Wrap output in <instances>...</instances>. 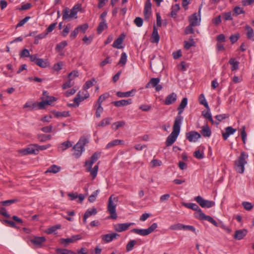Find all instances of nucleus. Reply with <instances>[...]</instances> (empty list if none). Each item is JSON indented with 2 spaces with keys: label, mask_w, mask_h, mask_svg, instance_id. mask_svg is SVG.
Instances as JSON below:
<instances>
[{
  "label": "nucleus",
  "mask_w": 254,
  "mask_h": 254,
  "mask_svg": "<svg viewBox=\"0 0 254 254\" xmlns=\"http://www.w3.org/2000/svg\"><path fill=\"white\" fill-rule=\"evenodd\" d=\"M182 204L188 208L196 211L197 213L195 214V217L198 219L206 220L212 223L215 226H219L218 223L212 217L210 216L205 215L199 207V206L195 203L184 202L182 203Z\"/></svg>",
  "instance_id": "obj_1"
},
{
  "label": "nucleus",
  "mask_w": 254,
  "mask_h": 254,
  "mask_svg": "<svg viewBox=\"0 0 254 254\" xmlns=\"http://www.w3.org/2000/svg\"><path fill=\"white\" fill-rule=\"evenodd\" d=\"M183 120V117L182 116H177L176 118L173 127V131L167 137L166 141L167 146H171L176 141L180 132L181 125Z\"/></svg>",
  "instance_id": "obj_2"
},
{
  "label": "nucleus",
  "mask_w": 254,
  "mask_h": 254,
  "mask_svg": "<svg viewBox=\"0 0 254 254\" xmlns=\"http://www.w3.org/2000/svg\"><path fill=\"white\" fill-rule=\"evenodd\" d=\"M100 155V153L95 152L91 156L89 160H86L85 162L84 167L86 168V171L90 173L93 180L97 176L99 166L97 164L93 168H92V166L97 161Z\"/></svg>",
  "instance_id": "obj_3"
},
{
  "label": "nucleus",
  "mask_w": 254,
  "mask_h": 254,
  "mask_svg": "<svg viewBox=\"0 0 254 254\" xmlns=\"http://www.w3.org/2000/svg\"><path fill=\"white\" fill-rule=\"evenodd\" d=\"M248 157L247 153L242 152L238 159L235 161L234 167L238 173L243 174L244 172L245 165L247 163L246 160Z\"/></svg>",
  "instance_id": "obj_4"
},
{
  "label": "nucleus",
  "mask_w": 254,
  "mask_h": 254,
  "mask_svg": "<svg viewBox=\"0 0 254 254\" xmlns=\"http://www.w3.org/2000/svg\"><path fill=\"white\" fill-rule=\"evenodd\" d=\"M81 8V4L75 5L70 10L67 7L65 8L63 11V19L69 20L73 17L76 19L77 18V13Z\"/></svg>",
  "instance_id": "obj_5"
},
{
  "label": "nucleus",
  "mask_w": 254,
  "mask_h": 254,
  "mask_svg": "<svg viewBox=\"0 0 254 254\" xmlns=\"http://www.w3.org/2000/svg\"><path fill=\"white\" fill-rule=\"evenodd\" d=\"M118 201V197L114 195H111L108 199L107 210L110 214V217L114 219L117 218L116 208Z\"/></svg>",
  "instance_id": "obj_6"
},
{
  "label": "nucleus",
  "mask_w": 254,
  "mask_h": 254,
  "mask_svg": "<svg viewBox=\"0 0 254 254\" xmlns=\"http://www.w3.org/2000/svg\"><path fill=\"white\" fill-rule=\"evenodd\" d=\"M88 142L87 138L85 137H81L78 142L74 146L73 149L75 152L73 155L76 158H79L82 154L84 150V146L86 143Z\"/></svg>",
  "instance_id": "obj_7"
},
{
  "label": "nucleus",
  "mask_w": 254,
  "mask_h": 254,
  "mask_svg": "<svg viewBox=\"0 0 254 254\" xmlns=\"http://www.w3.org/2000/svg\"><path fill=\"white\" fill-rule=\"evenodd\" d=\"M43 95V96L41 97L42 101L37 103L39 109H44L46 105H51L52 102L56 100L55 97L48 96L47 91H44Z\"/></svg>",
  "instance_id": "obj_8"
},
{
  "label": "nucleus",
  "mask_w": 254,
  "mask_h": 254,
  "mask_svg": "<svg viewBox=\"0 0 254 254\" xmlns=\"http://www.w3.org/2000/svg\"><path fill=\"white\" fill-rule=\"evenodd\" d=\"M194 200L202 208H210L215 205V202L214 201L205 200L199 195L195 197Z\"/></svg>",
  "instance_id": "obj_9"
},
{
  "label": "nucleus",
  "mask_w": 254,
  "mask_h": 254,
  "mask_svg": "<svg viewBox=\"0 0 254 254\" xmlns=\"http://www.w3.org/2000/svg\"><path fill=\"white\" fill-rule=\"evenodd\" d=\"M152 4L150 0H147L145 1L143 11L144 16L145 20H148L151 14Z\"/></svg>",
  "instance_id": "obj_10"
},
{
  "label": "nucleus",
  "mask_w": 254,
  "mask_h": 254,
  "mask_svg": "<svg viewBox=\"0 0 254 254\" xmlns=\"http://www.w3.org/2000/svg\"><path fill=\"white\" fill-rule=\"evenodd\" d=\"M200 137V134L195 131H191L186 133V138L190 142H196Z\"/></svg>",
  "instance_id": "obj_11"
},
{
  "label": "nucleus",
  "mask_w": 254,
  "mask_h": 254,
  "mask_svg": "<svg viewBox=\"0 0 254 254\" xmlns=\"http://www.w3.org/2000/svg\"><path fill=\"white\" fill-rule=\"evenodd\" d=\"M133 223H119L114 225V229L118 232H122L127 230Z\"/></svg>",
  "instance_id": "obj_12"
},
{
  "label": "nucleus",
  "mask_w": 254,
  "mask_h": 254,
  "mask_svg": "<svg viewBox=\"0 0 254 254\" xmlns=\"http://www.w3.org/2000/svg\"><path fill=\"white\" fill-rule=\"evenodd\" d=\"M81 239V235H73L70 238L67 239H61L60 240V242L61 244L66 246L69 243H73L76 240H80Z\"/></svg>",
  "instance_id": "obj_13"
},
{
  "label": "nucleus",
  "mask_w": 254,
  "mask_h": 254,
  "mask_svg": "<svg viewBox=\"0 0 254 254\" xmlns=\"http://www.w3.org/2000/svg\"><path fill=\"white\" fill-rule=\"evenodd\" d=\"M46 240L45 237H35L31 240V242L37 247H41Z\"/></svg>",
  "instance_id": "obj_14"
},
{
  "label": "nucleus",
  "mask_w": 254,
  "mask_h": 254,
  "mask_svg": "<svg viewBox=\"0 0 254 254\" xmlns=\"http://www.w3.org/2000/svg\"><path fill=\"white\" fill-rule=\"evenodd\" d=\"M199 18H198V15L196 13L192 14L189 18L190 24L191 26H196L199 25L200 22V15H198Z\"/></svg>",
  "instance_id": "obj_15"
},
{
  "label": "nucleus",
  "mask_w": 254,
  "mask_h": 254,
  "mask_svg": "<svg viewBox=\"0 0 254 254\" xmlns=\"http://www.w3.org/2000/svg\"><path fill=\"white\" fill-rule=\"evenodd\" d=\"M132 102V99H128L127 100L123 99L120 101H113L112 102V104H113L116 107H119L131 104Z\"/></svg>",
  "instance_id": "obj_16"
},
{
  "label": "nucleus",
  "mask_w": 254,
  "mask_h": 254,
  "mask_svg": "<svg viewBox=\"0 0 254 254\" xmlns=\"http://www.w3.org/2000/svg\"><path fill=\"white\" fill-rule=\"evenodd\" d=\"M120 235L116 233H113L111 234H108L103 235L101 236L102 240L106 243H109L116 239L117 237H119Z\"/></svg>",
  "instance_id": "obj_17"
},
{
  "label": "nucleus",
  "mask_w": 254,
  "mask_h": 254,
  "mask_svg": "<svg viewBox=\"0 0 254 254\" xmlns=\"http://www.w3.org/2000/svg\"><path fill=\"white\" fill-rule=\"evenodd\" d=\"M177 94L175 93H172L169 94L165 100V104L169 105L174 103L177 100Z\"/></svg>",
  "instance_id": "obj_18"
},
{
  "label": "nucleus",
  "mask_w": 254,
  "mask_h": 254,
  "mask_svg": "<svg viewBox=\"0 0 254 254\" xmlns=\"http://www.w3.org/2000/svg\"><path fill=\"white\" fill-rule=\"evenodd\" d=\"M97 213V211L95 207H93L91 209H88L87 210V211L84 213V215L83 216V221L84 224L86 223L87 222V219L92 216L94 215Z\"/></svg>",
  "instance_id": "obj_19"
},
{
  "label": "nucleus",
  "mask_w": 254,
  "mask_h": 254,
  "mask_svg": "<svg viewBox=\"0 0 254 254\" xmlns=\"http://www.w3.org/2000/svg\"><path fill=\"white\" fill-rule=\"evenodd\" d=\"M225 132L222 133V136L224 140H226L230 135L233 134L236 131V129L233 128L232 127H227L225 128Z\"/></svg>",
  "instance_id": "obj_20"
},
{
  "label": "nucleus",
  "mask_w": 254,
  "mask_h": 254,
  "mask_svg": "<svg viewBox=\"0 0 254 254\" xmlns=\"http://www.w3.org/2000/svg\"><path fill=\"white\" fill-rule=\"evenodd\" d=\"M247 229L239 230L235 231L234 237L235 239L240 240L242 239L247 234Z\"/></svg>",
  "instance_id": "obj_21"
},
{
  "label": "nucleus",
  "mask_w": 254,
  "mask_h": 254,
  "mask_svg": "<svg viewBox=\"0 0 254 254\" xmlns=\"http://www.w3.org/2000/svg\"><path fill=\"white\" fill-rule=\"evenodd\" d=\"M188 104V99L187 98L185 97L184 98L180 105L179 106L178 108V116H181V115L182 114V113L184 111V109L186 107Z\"/></svg>",
  "instance_id": "obj_22"
},
{
  "label": "nucleus",
  "mask_w": 254,
  "mask_h": 254,
  "mask_svg": "<svg viewBox=\"0 0 254 254\" xmlns=\"http://www.w3.org/2000/svg\"><path fill=\"white\" fill-rule=\"evenodd\" d=\"M200 132L203 136L205 137H210L211 134V129L207 125H205L202 127Z\"/></svg>",
  "instance_id": "obj_23"
},
{
  "label": "nucleus",
  "mask_w": 254,
  "mask_h": 254,
  "mask_svg": "<svg viewBox=\"0 0 254 254\" xmlns=\"http://www.w3.org/2000/svg\"><path fill=\"white\" fill-rule=\"evenodd\" d=\"M72 146V143L71 142L69 141H67L63 142L60 144L58 147V151L60 152H63L67 148L71 147Z\"/></svg>",
  "instance_id": "obj_24"
},
{
  "label": "nucleus",
  "mask_w": 254,
  "mask_h": 254,
  "mask_svg": "<svg viewBox=\"0 0 254 254\" xmlns=\"http://www.w3.org/2000/svg\"><path fill=\"white\" fill-rule=\"evenodd\" d=\"M160 39V37L158 33L157 29L154 26L151 36V42L158 43Z\"/></svg>",
  "instance_id": "obj_25"
},
{
  "label": "nucleus",
  "mask_w": 254,
  "mask_h": 254,
  "mask_svg": "<svg viewBox=\"0 0 254 254\" xmlns=\"http://www.w3.org/2000/svg\"><path fill=\"white\" fill-rule=\"evenodd\" d=\"M131 232L141 236H147L150 234L148 228L146 229H139L135 228L132 229Z\"/></svg>",
  "instance_id": "obj_26"
},
{
  "label": "nucleus",
  "mask_w": 254,
  "mask_h": 254,
  "mask_svg": "<svg viewBox=\"0 0 254 254\" xmlns=\"http://www.w3.org/2000/svg\"><path fill=\"white\" fill-rule=\"evenodd\" d=\"M245 29L247 30V37L248 39L254 41V31L253 28L249 25H247L245 26Z\"/></svg>",
  "instance_id": "obj_27"
},
{
  "label": "nucleus",
  "mask_w": 254,
  "mask_h": 254,
  "mask_svg": "<svg viewBox=\"0 0 254 254\" xmlns=\"http://www.w3.org/2000/svg\"><path fill=\"white\" fill-rule=\"evenodd\" d=\"M124 142V141L123 140L120 139H115L114 140L110 142H109L106 146V149H109L111 148H112L116 145L122 144Z\"/></svg>",
  "instance_id": "obj_28"
},
{
  "label": "nucleus",
  "mask_w": 254,
  "mask_h": 254,
  "mask_svg": "<svg viewBox=\"0 0 254 254\" xmlns=\"http://www.w3.org/2000/svg\"><path fill=\"white\" fill-rule=\"evenodd\" d=\"M35 64L41 67L45 68L49 65V62L47 60L38 58Z\"/></svg>",
  "instance_id": "obj_29"
},
{
  "label": "nucleus",
  "mask_w": 254,
  "mask_h": 254,
  "mask_svg": "<svg viewBox=\"0 0 254 254\" xmlns=\"http://www.w3.org/2000/svg\"><path fill=\"white\" fill-rule=\"evenodd\" d=\"M61 167L56 165H53L50 166L48 170L45 172V173H51L56 174L60 171Z\"/></svg>",
  "instance_id": "obj_30"
},
{
  "label": "nucleus",
  "mask_w": 254,
  "mask_h": 254,
  "mask_svg": "<svg viewBox=\"0 0 254 254\" xmlns=\"http://www.w3.org/2000/svg\"><path fill=\"white\" fill-rule=\"evenodd\" d=\"M134 90H132L131 91H127V92L118 91L116 93V95L119 97H120V98L128 97L132 96L131 95V93L132 92H134Z\"/></svg>",
  "instance_id": "obj_31"
},
{
  "label": "nucleus",
  "mask_w": 254,
  "mask_h": 254,
  "mask_svg": "<svg viewBox=\"0 0 254 254\" xmlns=\"http://www.w3.org/2000/svg\"><path fill=\"white\" fill-rule=\"evenodd\" d=\"M124 38L122 37L121 36L117 38L113 43L112 46L114 48L117 49H121L122 48L121 44L123 43Z\"/></svg>",
  "instance_id": "obj_32"
},
{
  "label": "nucleus",
  "mask_w": 254,
  "mask_h": 254,
  "mask_svg": "<svg viewBox=\"0 0 254 254\" xmlns=\"http://www.w3.org/2000/svg\"><path fill=\"white\" fill-rule=\"evenodd\" d=\"M108 27L107 24L106 22V21H101L97 27V32L98 34H100L102 32V31L105 29H107Z\"/></svg>",
  "instance_id": "obj_33"
},
{
  "label": "nucleus",
  "mask_w": 254,
  "mask_h": 254,
  "mask_svg": "<svg viewBox=\"0 0 254 254\" xmlns=\"http://www.w3.org/2000/svg\"><path fill=\"white\" fill-rule=\"evenodd\" d=\"M199 102L200 104L203 105L207 109H209L208 104L205 99L204 94H201L199 96Z\"/></svg>",
  "instance_id": "obj_34"
},
{
  "label": "nucleus",
  "mask_w": 254,
  "mask_h": 254,
  "mask_svg": "<svg viewBox=\"0 0 254 254\" xmlns=\"http://www.w3.org/2000/svg\"><path fill=\"white\" fill-rule=\"evenodd\" d=\"M180 9V6L178 4H176L172 6L171 15L172 17L175 18L177 16V12Z\"/></svg>",
  "instance_id": "obj_35"
},
{
  "label": "nucleus",
  "mask_w": 254,
  "mask_h": 254,
  "mask_svg": "<svg viewBox=\"0 0 254 254\" xmlns=\"http://www.w3.org/2000/svg\"><path fill=\"white\" fill-rule=\"evenodd\" d=\"M160 82L159 78H152L150 81L146 84V87L148 88L150 84H151L153 87H155Z\"/></svg>",
  "instance_id": "obj_36"
},
{
  "label": "nucleus",
  "mask_w": 254,
  "mask_h": 254,
  "mask_svg": "<svg viewBox=\"0 0 254 254\" xmlns=\"http://www.w3.org/2000/svg\"><path fill=\"white\" fill-rule=\"evenodd\" d=\"M56 252L57 254H76L73 251L67 249H58Z\"/></svg>",
  "instance_id": "obj_37"
},
{
  "label": "nucleus",
  "mask_w": 254,
  "mask_h": 254,
  "mask_svg": "<svg viewBox=\"0 0 254 254\" xmlns=\"http://www.w3.org/2000/svg\"><path fill=\"white\" fill-rule=\"evenodd\" d=\"M109 96L110 94L108 93H105L100 96L97 100V103L98 104V105H101L102 102L104 101H105L106 99L109 98Z\"/></svg>",
  "instance_id": "obj_38"
},
{
  "label": "nucleus",
  "mask_w": 254,
  "mask_h": 254,
  "mask_svg": "<svg viewBox=\"0 0 254 254\" xmlns=\"http://www.w3.org/2000/svg\"><path fill=\"white\" fill-rule=\"evenodd\" d=\"M52 136L50 134H40L38 135V139L41 142H44L51 139Z\"/></svg>",
  "instance_id": "obj_39"
},
{
  "label": "nucleus",
  "mask_w": 254,
  "mask_h": 254,
  "mask_svg": "<svg viewBox=\"0 0 254 254\" xmlns=\"http://www.w3.org/2000/svg\"><path fill=\"white\" fill-rule=\"evenodd\" d=\"M184 224L181 223H177L172 225L170 226L169 229L172 230H183Z\"/></svg>",
  "instance_id": "obj_40"
},
{
  "label": "nucleus",
  "mask_w": 254,
  "mask_h": 254,
  "mask_svg": "<svg viewBox=\"0 0 254 254\" xmlns=\"http://www.w3.org/2000/svg\"><path fill=\"white\" fill-rule=\"evenodd\" d=\"M127 61V56L125 53H122L120 60L118 63L119 64H121L122 66H124Z\"/></svg>",
  "instance_id": "obj_41"
},
{
  "label": "nucleus",
  "mask_w": 254,
  "mask_h": 254,
  "mask_svg": "<svg viewBox=\"0 0 254 254\" xmlns=\"http://www.w3.org/2000/svg\"><path fill=\"white\" fill-rule=\"evenodd\" d=\"M33 146L34 147L36 148L37 151H38L39 150H46V149H48V148L51 147V144H48L44 145H39L37 144H35L33 145Z\"/></svg>",
  "instance_id": "obj_42"
},
{
  "label": "nucleus",
  "mask_w": 254,
  "mask_h": 254,
  "mask_svg": "<svg viewBox=\"0 0 254 254\" xmlns=\"http://www.w3.org/2000/svg\"><path fill=\"white\" fill-rule=\"evenodd\" d=\"M67 43L66 41H63L59 44H57L56 47V50L57 52H60L63 50L64 48L67 46Z\"/></svg>",
  "instance_id": "obj_43"
},
{
  "label": "nucleus",
  "mask_w": 254,
  "mask_h": 254,
  "mask_svg": "<svg viewBox=\"0 0 254 254\" xmlns=\"http://www.w3.org/2000/svg\"><path fill=\"white\" fill-rule=\"evenodd\" d=\"M209 109H207L206 112L204 113V111L202 112V115L206 119H207L212 124L214 123V122L212 118L211 113L209 111Z\"/></svg>",
  "instance_id": "obj_44"
},
{
  "label": "nucleus",
  "mask_w": 254,
  "mask_h": 254,
  "mask_svg": "<svg viewBox=\"0 0 254 254\" xmlns=\"http://www.w3.org/2000/svg\"><path fill=\"white\" fill-rule=\"evenodd\" d=\"M99 190H97L96 191H94L88 197V200L90 202H93L95 201L96 197L98 195L99 193Z\"/></svg>",
  "instance_id": "obj_45"
},
{
  "label": "nucleus",
  "mask_w": 254,
  "mask_h": 254,
  "mask_svg": "<svg viewBox=\"0 0 254 254\" xmlns=\"http://www.w3.org/2000/svg\"><path fill=\"white\" fill-rule=\"evenodd\" d=\"M95 82H96L95 78L87 81L83 86V89L85 90L89 89L94 85Z\"/></svg>",
  "instance_id": "obj_46"
},
{
  "label": "nucleus",
  "mask_w": 254,
  "mask_h": 254,
  "mask_svg": "<svg viewBox=\"0 0 254 254\" xmlns=\"http://www.w3.org/2000/svg\"><path fill=\"white\" fill-rule=\"evenodd\" d=\"M229 64L232 65L231 69L232 71L237 70L239 67V62H235L234 59H231L229 62Z\"/></svg>",
  "instance_id": "obj_47"
},
{
  "label": "nucleus",
  "mask_w": 254,
  "mask_h": 254,
  "mask_svg": "<svg viewBox=\"0 0 254 254\" xmlns=\"http://www.w3.org/2000/svg\"><path fill=\"white\" fill-rule=\"evenodd\" d=\"M125 125H126L125 122L122 121L117 122L114 123L113 125H112V127L114 129H115V130H117L119 127H123L125 126Z\"/></svg>",
  "instance_id": "obj_48"
},
{
  "label": "nucleus",
  "mask_w": 254,
  "mask_h": 254,
  "mask_svg": "<svg viewBox=\"0 0 254 254\" xmlns=\"http://www.w3.org/2000/svg\"><path fill=\"white\" fill-rule=\"evenodd\" d=\"M61 227L60 225H57L48 228L45 232L47 234H50L55 232L57 229H60Z\"/></svg>",
  "instance_id": "obj_49"
},
{
  "label": "nucleus",
  "mask_w": 254,
  "mask_h": 254,
  "mask_svg": "<svg viewBox=\"0 0 254 254\" xmlns=\"http://www.w3.org/2000/svg\"><path fill=\"white\" fill-rule=\"evenodd\" d=\"M84 101L81 95V91H79L74 99V102L76 104V106H78L79 103Z\"/></svg>",
  "instance_id": "obj_50"
},
{
  "label": "nucleus",
  "mask_w": 254,
  "mask_h": 254,
  "mask_svg": "<svg viewBox=\"0 0 254 254\" xmlns=\"http://www.w3.org/2000/svg\"><path fill=\"white\" fill-rule=\"evenodd\" d=\"M36 148L35 147H28L23 151L24 154H37Z\"/></svg>",
  "instance_id": "obj_51"
},
{
  "label": "nucleus",
  "mask_w": 254,
  "mask_h": 254,
  "mask_svg": "<svg viewBox=\"0 0 254 254\" xmlns=\"http://www.w3.org/2000/svg\"><path fill=\"white\" fill-rule=\"evenodd\" d=\"M111 118H108L102 120L98 125V127H104L110 124Z\"/></svg>",
  "instance_id": "obj_52"
},
{
  "label": "nucleus",
  "mask_w": 254,
  "mask_h": 254,
  "mask_svg": "<svg viewBox=\"0 0 254 254\" xmlns=\"http://www.w3.org/2000/svg\"><path fill=\"white\" fill-rule=\"evenodd\" d=\"M136 244V241L134 240H130L127 245L126 250L127 252L131 251Z\"/></svg>",
  "instance_id": "obj_53"
},
{
  "label": "nucleus",
  "mask_w": 254,
  "mask_h": 254,
  "mask_svg": "<svg viewBox=\"0 0 254 254\" xmlns=\"http://www.w3.org/2000/svg\"><path fill=\"white\" fill-rule=\"evenodd\" d=\"M242 205L243 206L244 208L247 210H251L253 208L254 206L252 203L247 201L243 202Z\"/></svg>",
  "instance_id": "obj_54"
},
{
  "label": "nucleus",
  "mask_w": 254,
  "mask_h": 254,
  "mask_svg": "<svg viewBox=\"0 0 254 254\" xmlns=\"http://www.w3.org/2000/svg\"><path fill=\"white\" fill-rule=\"evenodd\" d=\"M228 117V115L227 114H225L216 115L215 116V118L218 120V122H216L215 124L216 125H218L219 124L220 122L222 121L223 120H224Z\"/></svg>",
  "instance_id": "obj_55"
},
{
  "label": "nucleus",
  "mask_w": 254,
  "mask_h": 254,
  "mask_svg": "<svg viewBox=\"0 0 254 254\" xmlns=\"http://www.w3.org/2000/svg\"><path fill=\"white\" fill-rule=\"evenodd\" d=\"M72 79L69 78L68 80L63 85V88L65 89L72 86L74 84V82L72 81Z\"/></svg>",
  "instance_id": "obj_56"
},
{
  "label": "nucleus",
  "mask_w": 254,
  "mask_h": 254,
  "mask_svg": "<svg viewBox=\"0 0 254 254\" xmlns=\"http://www.w3.org/2000/svg\"><path fill=\"white\" fill-rule=\"evenodd\" d=\"M70 28H71V24H68L65 26V27L64 28V29L63 30L62 32V35L64 37L66 36L69 32Z\"/></svg>",
  "instance_id": "obj_57"
},
{
  "label": "nucleus",
  "mask_w": 254,
  "mask_h": 254,
  "mask_svg": "<svg viewBox=\"0 0 254 254\" xmlns=\"http://www.w3.org/2000/svg\"><path fill=\"white\" fill-rule=\"evenodd\" d=\"M193 156L197 159H201L204 157L203 152H201L199 150H196L193 153Z\"/></svg>",
  "instance_id": "obj_58"
},
{
  "label": "nucleus",
  "mask_w": 254,
  "mask_h": 254,
  "mask_svg": "<svg viewBox=\"0 0 254 254\" xmlns=\"http://www.w3.org/2000/svg\"><path fill=\"white\" fill-rule=\"evenodd\" d=\"M55 116L57 118L61 117H67L69 116V113L68 112L66 111H64L63 112H58L56 113Z\"/></svg>",
  "instance_id": "obj_59"
},
{
  "label": "nucleus",
  "mask_w": 254,
  "mask_h": 254,
  "mask_svg": "<svg viewBox=\"0 0 254 254\" xmlns=\"http://www.w3.org/2000/svg\"><path fill=\"white\" fill-rule=\"evenodd\" d=\"M134 23L137 27H141L143 24V19L141 17H137L134 20Z\"/></svg>",
  "instance_id": "obj_60"
},
{
  "label": "nucleus",
  "mask_w": 254,
  "mask_h": 254,
  "mask_svg": "<svg viewBox=\"0 0 254 254\" xmlns=\"http://www.w3.org/2000/svg\"><path fill=\"white\" fill-rule=\"evenodd\" d=\"M36 106H37V104H36V103H33L31 104L29 102H27L24 105L23 108H29L30 110H33V109L35 107H36Z\"/></svg>",
  "instance_id": "obj_61"
},
{
  "label": "nucleus",
  "mask_w": 254,
  "mask_h": 254,
  "mask_svg": "<svg viewBox=\"0 0 254 254\" xmlns=\"http://www.w3.org/2000/svg\"><path fill=\"white\" fill-rule=\"evenodd\" d=\"M30 55L29 50L26 49H23L20 53L21 58L29 57Z\"/></svg>",
  "instance_id": "obj_62"
},
{
  "label": "nucleus",
  "mask_w": 254,
  "mask_h": 254,
  "mask_svg": "<svg viewBox=\"0 0 254 254\" xmlns=\"http://www.w3.org/2000/svg\"><path fill=\"white\" fill-rule=\"evenodd\" d=\"M240 37L239 34L237 33L235 35H232L230 37V41L232 44L236 43Z\"/></svg>",
  "instance_id": "obj_63"
},
{
  "label": "nucleus",
  "mask_w": 254,
  "mask_h": 254,
  "mask_svg": "<svg viewBox=\"0 0 254 254\" xmlns=\"http://www.w3.org/2000/svg\"><path fill=\"white\" fill-rule=\"evenodd\" d=\"M234 12H235V13H236V15L242 14L245 12L243 8L240 7V6H238L235 7L234 9Z\"/></svg>",
  "instance_id": "obj_64"
}]
</instances>
